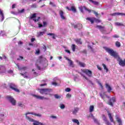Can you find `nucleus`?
<instances>
[{
	"label": "nucleus",
	"instance_id": "7c9ffc66",
	"mask_svg": "<svg viewBox=\"0 0 125 125\" xmlns=\"http://www.w3.org/2000/svg\"><path fill=\"white\" fill-rule=\"evenodd\" d=\"M102 66L104 67V70H105L106 73H108V71H109V69H108V68H107V66L105 65V64L103 63Z\"/></svg>",
	"mask_w": 125,
	"mask_h": 125
},
{
	"label": "nucleus",
	"instance_id": "20e7f679",
	"mask_svg": "<svg viewBox=\"0 0 125 125\" xmlns=\"http://www.w3.org/2000/svg\"><path fill=\"white\" fill-rule=\"evenodd\" d=\"M8 85L10 88H11V89H12V90H14V91L19 93V92H20V90H19V89L17 88V86L15 85V84L13 83H9Z\"/></svg>",
	"mask_w": 125,
	"mask_h": 125
},
{
	"label": "nucleus",
	"instance_id": "2f4dec72",
	"mask_svg": "<svg viewBox=\"0 0 125 125\" xmlns=\"http://www.w3.org/2000/svg\"><path fill=\"white\" fill-rule=\"evenodd\" d=\"M93 110H94V105H90L89 107V112L90 113H92L93 112Z\"/></svg>",
	"mask_w": 125,
	"mask_h": 125
},
{
	"label": "nucleus",
	"instance_id": "09e8293b",
	"mask_svg": "<svg viewBox=\"0 0 125 125\" xmlns=\"http://www.w3.org/2000/svg\"><path fill=\"white\" fill-rule=\"evenodd\" d=\"M1 87H3V88H6V84L3 83L1 85Z\"/></svg>",
	"mask_w": 125,
	"mask_h": 125
},
{
	"label": "nucleus",
	"instance_id": "4468645a",
	"mask_svg": "<svg viewBox=\"0 0 125 125\" xmlns=\"http://www.w3.org/2000/svg\"><path fill=\"white\" fill-rule=\"evenodd\" d=\"M97 28H98L100 31L103 33V34H104L106 32V30L104 29V26H102L101 25H97Z\"/></svg>",
	"mask_w": 125,
	"mask_h": 125
},
{
	"label": "nucleus",
	"instance_id": "393cba45",
	"mask_svg": "<svg viewBox=\"0 0 125 125\" xmlns=\"http://www.w3.org/2000/svg\"><path fill=\"white\" fill-rule=\"evenodd\" d=\"M17 67H18L19 70H20V71H21V70H23V71H26V69H27V67H26V66L20 67V66L19 65H17Z\"/></svg>",
	"mask_w": 125,
	"mask_h": 125
},
{
	"label": "nucleus",
	"instance_id": "6e6d98bb",
	"mask_svg": "<svg viewBox=\"0 0 125 125\" xmlns=\"http://www.w3.org/2000/svg\"><path fill=\"white\" fill-rule=\"evenodd\" d=\"M33 75H34V77H38V73H37V72H34V73H33Z\"/></svg>",
	"mask_w": 125,
	"mask_h": 125
},
{
	"label": "nucleus",
	"instance_id": "69168bd1",
	"mask_svg": "<svg viewBox=\"0 0 125 125\" xmlns=\"http://www.w3.org/2000/svg\"><path fill=\"white\" fill-rule=\"evenodd\" d=\"M2 57L5 59V60H6V56H5V55L2 54Z\"/></svg>",
	"mask_w": 125,
	"mask_h": 125
},
{
	"label": "nucleus",
	"instance_id": "864d4df0",
	"mask_svg": "<svg viewBox=\"0 0 125 125\" xmlns=\"http://www.w3.org/2000/svg\"><path fill=\"white\" fill-rule=\"evenodd\" d=\"M24 58L21 56H20V59H17V60H23Z\"/></svg>",
	"mask_w": 125,
	"mask_h": 125
},
{
	"label": "nucleus",
	"instance_id": "a211bd4d",
	"mask_svg": "<svg viewBox=\"0 0 125 125\" xmlns=\"http://www.w3.org/2000/svg\"><path fill=\"white\" fill-rule=\"evenodd\" d=\"M59 14L62 19V20H65V19H66V18H65V16H64V12H63V11L60 10Z\"/></svg>",
	"mask_w": 125,
	"mask_h": 125
},
{
	"label": "nucleus",
	"instance_id": "5fc2aeb1",
	"mask_svg": "<svg viewBox=\"0 0 125 125\" xmlns=\"http://www.w3.org/2000/svg\"><path fill=\"white\" fill-rule=\"evenodd\" d=\"M7 73L8 74H12V73H13V71H12L11 70H8Z\"/></svg>",
	"mask_w": 125,
	"mask_h": 125
},
{
	"label": "nucleus",
	"instance_id": "dca6fc26",
	"mask_svg": "<svg viewBox=\"0 0 125 125\" xmlns=\"http://www.w3.org/2000/svg\"><path fill=\"white\" fill-rule=\"evenodd\" d=\"M107 114L108 116V118L111 123H113V124H115V122L114 121V119L113 118V117L112 116V114L110 113V111H107Z\"/></svg>",
	"mask_w": 125,
	"mask_h": 125
},
{
	"label": "nucleus",
	"instance_id": "2eb2a0df",
	"mask_svg": "<svg viewBox=\"0 0 125 125\" xmlns=\"http://www.w3.org/2000/svg\"><path fill=\"white\" fill-rule=\"evenodd\" d=\"M105 87L107 89V92L109 93H111V92L112 91V90H113V89H112V87H111V86H110V85H109V84H108V83H105Z\"/></svg>",
	"mask_w": 125,
	"mask_h": 125
},
{
	"label": "nucleus",
	"instance_id": "680f3d73",
	"mask_svg": "<svg viewBox=\"0 0 125 125\" xmlns=\"http://www.w3.org/2000/svg\"><path fill=\"white\" fill-rule=\"evenodd\" d=\"M15 6H16V4H13L12 5V9L15 8Z\"/></svg>",
	"mask_w": 125,
	"mask_h": 125
},
{
	"label": "nucleus",
	"instance_id": "e433bc0d",
	"mask_svg": "<svg viewBox=\"0 0 125 125\" xmlns=\"http://www.w3.org/2000/svg\"><path fill=\"white\" fill-rule=\"evenodd\" d=\"M45 31L46 30H44V31H43V32H39L38 33V35L39 37H41L42 36H43L44 34H45Z\"/></svg>",
	"mask_w": 125,
	"mask_h": 125
},
{
	"label": "nucleus",
	"instance_id": "bf43d9fd",
	"mask_svg": "<svg viewBox=\"0 0 125 125\" xmlns=\"http://www.w3.org/2000/svg\"><path fill=\"white\" fill-rule=\"evenodd\" d=\"M35 41H36L35 38H31V42H35Z\"/></svg>",
	"mask_w": 125,
	"mask_h": 125
},
{
	"label": "nucleus",
	"instance_id": "13d9d810",
	"mask_svg": "<svg viewBox=\"0 0 125 125\" xmlns=\"http://www.w3.org/2000/svg\"><path fill=\"white\" fill-rule=\"evenodd\" d=\"M94 121L95 123H96V124H99L98 121L97 120V119L94 118Z\"/></svg>",
	"mask_w": 125,
	"mask_h": 125
},
{
	"label": "nucleus",
	"instance_id": "473e14b6",
	"mask_svg": "<svg viewBox=\"0 0 125 125\" xmlns=\"http://www.w3.org/2000/svg\"><path fill=\"white\" fill-rule=\"evenodd\" d=\"M88 48L90 49L91 52H92L93 53H95V51L94 50V49H93V48H92V47H91L90 45H88Z\"/></svg>",
	"mask_w": 125,
	"mask_h": 125
},
{
	"label": "nucleus",
	"instance_id": "0eeeda50",
	"mask_svg": "<svg viewBox=\"0 0 125 125\" xmlns=\"http://www.w3.org/2000/svg\"><path fill=\"white\" fill-rule=\"evenodd\" d=\"M71 26L75 29H78V30H82L83 29V24L80 23H78L76 24L71 23Z\"/></svg>",
	"mask_w": 125,
	"mask_h": 125
},
{
	"label": "nucleus",
	"instance_id": "de8ad7c7",
	"mask_svg": "<svg viewBox=\"0 0 125 125\" xmlns=\"http://www.w3.org/2000/svg\"><path fill=\"white\" fill-rule=\"evenodd\" d=\"M66 96L67 98H71V97H72V95L68 93L66 94Z\"/></svg>",
	"mask_w": 125,
	"mask_h": 125
},
{
	"label": "nucleus",
	"instance_id": "9d476101",
	"mask_svg": "<svg viewBox=\"0 0 125 125\" xmlns=\"http://www.w3.org/2000/svg\"><path fill=\"white\" fill-rule=\"evenodd\" d=\"M115 102H116V98L113 97L109 100V102L107 103V104L113 107V106H114V104L113 103H115Z\"/></svg>",
	"mask_w": 125,
	"mask_h": 125
},
{
	"label": "nucleus",
	"instance_id": "bb28decb",
	"mask_svg": "<svg viewBox=\"0 0 125 125\" xmlns=\"http://www.w3.org/2000/svg\"><path fill=\"white\" fill-rule=\"evenodd\" d=\"M68 63L69 64V66H70V67H72V68H74L75 67V65H74V63L73 62L72 60H70L69 61Z\"/></svg>",
	"mask_w": 125,
	"mask_h": 125
},
{
	"label": "nucleus",
	"instance_id": "f257e3e1",
	"mask_svg": "<svg viewBox=\"0 0 125 125\" xmlns=\"http://www.w3.org/2000/svg\"><path fill=\"white\" fill-rule=\"evenodd\" d=\"M104 49L108 52V54L111 56H112L115 59H117L118 62H119V64L122 67H125V59L124 60H122L120 56L117 52L115 51L113 49H111L110 48L107 47H104Z\"/></svg>",
	"mask_w": 125,
	"mask_h": 125
},
{
	"label": "nucleus",
	"instance_id": "8fccbe9b",
	"mask_svg": "<svg viewBox=\"0 0 125 125\" xmlns=\"http://www.w3.org/2000/svg\"><path fill=\"white\" fill-rule=\"evenodd\" d=\"M40 52H41V51L40 50V49H38V50H37L36 51V54H38V55H39V54H40Z\"/></svg>",
	"mask_w": 125,
	"mask_h": 125
},
{
	"label": "nucleus",
	"instance_id": "4c0bfd02",
	"mask_svg": "<svg viewBox=\"0 0 125 125\" xmlns=\"http://www.w3.org/2000/svg\"><path fill=\"white\" fill-rule=\"evenodd\" d=\"M112 16H118L121 15V13H113L111 14Z\"/></svg>",
	"mask_w": 125,
	"mask_h": 125
},
{
	"label": "nucleus",
	"instance_id": "58836bf2",
	"mask_svg": "<svg viewBox=\"0 0 125 125\" xmlns=\"http://www.w3.org/2000/svg\"><path fill=\"white\" fill-rule=\"evenodd\" d=\"M0 15L1 16V18L2 20L4 19V16L3 15V13L2 12V11H1V9H0Z\"/></svg>",
	"mask_w": 125,
	"mask_h": 125
},
{
	"label": "nucleus",
	"instance_id": "f8f14e48",
	"mask_svg": "<svg viewBox=\"0 0 125 125\" xmlns=\"http://www.w3.org/2000/svg\"><path fill=\"white\" fill-rule=\"evenodd\" d=\"M34 97L37 98V99H40V100H42L45 99V100H48V98H44L43 96H38L37 95H33Z\"/></svg>",
	"mask_w": 125,
	"mask_h": 125
},
{
	"label": "nucleus",
	"instance_id": "774afa93",
	"mask_svg": "<svg viewBox=\"0 0 125 125\" xmlns=\"http://www.w3.org/2000/svg\"><path fill=\"white\" fill-rule=\"evenodd\" d=\"M113 37L118 38H119V36H118L117 35H115L114 36H113Z\"/></svg>",
	"mask_w": 125,
	"mask_h": 125
},
{
	"label": "nucleus",
	"instance_id": "7ed1b4c3",
	"mask_svg": "<svg viewBox=\"0 0 125 125\" xmlns=\"http://www.w3.org/2000/svg\"><path fill=\"white\" fill-rule=\"evenodd\" d=\"M26 119L28 120L29 122H31L33 123V125H44L43 124L40 122L39 121H35V120L30 118L29 116H26Z\"/></svg>",
	"mask_w": 125,
	"mask_h": 125
},
{
	"label": "nucleus",
	"instance_id": "412c9836",
	"mask_svg": "<svg viewBox=\"0 0 125 125\" xmlns=\"http://www.w3.org/2000/svg\"><path fill=\"white\" fill-rule=\"evenodd\" d=\"M116 120L117 123H118L119 125H123L122 119H121V118H120L118 116H116Z\"/></svg>",
	"mask_w": 125,
	"mask_h": 125
},
{
	"label": "nucleus",
	"instance_id": "423d86ee",
	"mask_svg": "<svg viewBox=\"0 0 125 125\" xmlns=\"http://www.w3.org/2000/svg\"><path fill=\"white\" fill-rule=\"evenodd\" d=\"M6 98L10 102V103H11L12 105L13 106H15V105H16V100H15L13 97L10 96H7Z\"/></svg>",
	"mask_w": 125,
	"mask_h": 125
},
{
	"label": "nucleus",
	"instance_id": "4be33fe9",
	"mask_svg": "<svg viewBox=\"0 0 125 125\" xmlns=\"http://www.w3.org/2000/svg\"><path fill=\"white\" fill-rule=\"evenodd\" d=\"M75 42H76V43H77L78 44H82L83 43V42H82V39H76L75 40H74Z\"/></svg>",
	"mask_w": 125,
	"mask_h": 125
},
{
	"label": "nucleus",
	"instance_id": "052dcab7",
	"mask_svg": "<svg viewBox=\"0 0 125 125\" xmlns=\"http://www.w3.org/2000/svg\"><path fill=\"white\" fill-rule=\"evenodd\" d=\"M44 85H47L46 83L40 84V86H44Z\"/></svg>",
	"mask_w": 125,
	"mask_h": 125
},
{
	"label": "nucleus",
	"instance_id": "338daca9",
	"mask_svg": "<svg viewBox=\"0 0 125 125\" xmlns=\"http://www.w3.org/2000/svg\"><path fill=\"white\" fill-rule=\"evenodd\" d=\"M52 83L53 85H55L56 86L57 85V83L56 82H53Z\"/></svg>",
	"mask_w": 125,
	"mask_h": 125
},
{
	"label": "nucleus",
	"instance_id": "4d7b16f0",
	"mask_svg": "<svg viewBox=\"0 0 125 125\" xmlns=\"http://www.w3.org/2000/svg\"><path fill=\"white\" fill-rule=\"evenodd\" d=\"M65 52H67V53H69V54H71V52L69 50L65 49Z\"/></svg>",
	"mask_w": 125,
	"mask_h": 125
},
{
	"label": "nucleus",
	"instance_id": "c756f323",
	"mask_svg": "<svg viewBox=\"0 0 125 125\" xmlns=\"http://www.w3.org/2000/svg\"><path fill=\"white\" fill-rule=\"evenodd\" d=\"M115 25L116 26L125 27V24H124L123 23H122L121 22H115Z\"/></svg>",
	"mask_w": 125,
	"mask_h": 125
},
{
	"label": "nucleus",
	"instance_id": "f3484780",
	"mask_svg": "<svg viewBox=\"0 0 125 125\" xmlns=\"http://www.w3.org/2000/svg\"><path fill=\"white\" fill-rule=\"evenodd\" d=\"M66 8L69 10V11H73V12H77V9L75 7V6H71V8H69V7H66Z\"/></svg>",
	"mask_w": 125,
	"mask_h": 125
},
{
	"label": "nucleus",
	"instance_id": "a18cd8bd",
	"mask_svg": "<svg viewBox=\"0 0 125 125\" xmlns=\"http://www.w3.org/2000/svg\"><path fill=\"white\" fill-rule=\"evenodd\" d=\"M61 109H64L65 108V105L63 104H61L60 106Z\"/></svg>",
	"mask_w": 125,
	"mask_h": 125
},
{
	"label": "nucleus",
	"instance_id": "aec40b11",
	"mask_svg": "<svg viewBox=\"0 0 125 125\" xmlns=\"http://www.w3.org/2000/svg\"><path fill=\"white\" fill-rule=\"evenodd\" d=\"M102 118L103 119V120L105 122V125H107L108 124H109L110 122H109L108 120H107V118H106V116H105V115L103 114L102 115Z\"/></svg>",
	"mask_w": 125,
	"mask_h": 125
},
{
	"label": "nucleus",
	"instance_id": "1a4fd4ad",
	"mask_svg": "<svg viewBox=\"0 0 125 125\" xmlns=\"http://www.w3.org/2000/svg\"><path fill=\"white\" fill-rule=\"evenodd\" d=\"M6 73V68L4 65H0V74H5Z\"/></svg>",
	"mask_w": 125,
	"mask_h": 125
},
{
	"label": "nucleus",
	"instance_id": "603ef678",
	"mask_svg": "<svg viewBox=\"0 0 125 125\" xmlns=\"http://www.w3.org/2000/svg\"><path fill=\"white\" fill-rule=\"evenodd\" d=\"M94 14H95V15H96V16H98V13L97 12H96L94 10H92V11Z\"/></svg>",
	"mask_w": 125,
	"mask_h": 125
},
{
	"label": "nucleus",
	"instance_id": "37998d69",
	"mask_svg": "<svg viewBox=\"0 0 125 125\" xmlns=\"http://www.w3.org/2000/svg\"><path fill=\"white\" fill-rule=\"evenodd\" d=\"M54 96L56 99H60V98H61V97L58 94H55Z\"/></svg>",
	"mask_w": 125,
	"mask_h": 125
},
{
	"label": "nucleus",
	"instance_id": "f03ea898",
	"mask_svg": "<svg viewBox=\"0 0 125 125\" xmlns=\"http://www.w3.org/2000/svg\"><path fill=\"white\" fill-rule=\"evenodd\" d=\"M38 90H39L40 93L41 94H45L46 95H50L51 96L52 95L51 94H50V92L52 91V89H48V88H42V89H38Z\"/></svg>",
	"mask_w": 125,
	"mask_h": 125
},
{
	"label": "nucleus",
	"instance_id": "39448f33",
	"mask_svg": "<svg viewBox=\"0 0 125 125\" xmlns=\"http://www.w3.org/2000/svg\"><path fill=\"white\" fill-rule=\"evenodd\" d=\"M81 71L83 73H84V74H86L89 78H91V77H92V71L87 69H81Z\"/></svg>",
	"mask_w": 125,
	"mask_h": 125
},
{
	"label": "nucleus",
	"instance_id": "6ab92c4d",
	"mask_svg": "<svg viewBox=\"0 0 125 125\" xmlns=\"http://www.w3.org/2000/svg\"><path fill=\"white\" fill-rule=\"evenodd\" d=\"M86 20H87L88 21L91 22V24H93V23H94V21L95 20V18H87L86 19Z\"/></svg>",
	"mask_w": 125,
	"mask_h": 125
},
{
	"label": "nucleus",
	"instance_id": "49530a36",
	"mask_svg": "<svg viewBox=\"0 0 125 125\" xmlns=\"http://www.w3.org/2000/svg\"><path fill=\"white\" fill-rule=\"evenodd\" d=\"M94 21H95V22H96V23H100L101 22V20H100L99 19H97L96 18H95Z\"/></svg>",
	"mask_w": 125,
	"mask_h": 125
},
{
	"label": "nucleus",
	"instance_id": "f704fd0d",
	"mask_svg": "<svg viewBox=\"0 0 125 125\" xmlns=\"http://www.w3.org/2000/svg\"><path fill=\"white\" fill-rule=\"evenodd\" d=\"M47 36H52V38L54 40H55V34H54V33H47Z\"/></svg>",
	"mask_w": 125,
	"mask_h": 125
},
{
	"label": "nucleus",
	"instance_id": "72a5a7b5",
	"mask_svg": "<svg viewBox=\"0 0 125 125\" xmlns=\"http://www.w3.org/2000/svg\"><path fill=\"white\" fill-rule=\"evenodd\" d=\"M72 122L75 123V124H77L78 125H80V122L78 119H72Z\"/></svg>",
	"mask_w": 125,
	"mask_h": 125
},
{
	"label": "nucleus",
	"instance_id": "e2e57ef3",
	"mask_svg": "<svg viewBox=\"0 0 125 125\" xmlns=\"http://www.w3.org/2000/svg\"><path fill=\"white\" fill-rule=\"evenodd\" d=\"M18 105L20 106V107H22L23 106V104L21 103H19Z\"/></svg>",
	"mask_w": 125,
	"mask_h": 125
},
{
	"label": "nucleus",
	"instance_id": "cd10ccee",
	"mask_svg": "<svg viewBox=\"0 0 125 125\" xmlns=\"http://www.w3.org/2000/svg\"><path fill=\"white\" fill-rule=\"evenodd\" d=\"M89 1H91L92 3H93L95 5H99V2L94 1L93 0H89Z\"/></svg>",
	"mask_w": 125,
	"mask_h": 125
},
{
	"label": "nucleus",
	"instance_id": "ddd939ff",
	"mask_svg": "<svg viewBox=\"0 0 125 125\" xmlns=\"http://www.w3.org/2000/svg\"><path fill=\"white\" fill-rule=\"evenodd\" d=\"M27 115H33L34 116H37V117H42V115L40 114H37V113H34L33 112H27L25 113V118L26 119H27V117H28V116H27Z\"/></svg>",
	"mask_w": 125,
	"mask_h": 125
},
{
	"label": "nucleus",
	"instance_id": "a19ab883",
	"mask_svg": "<svg viewBox=\"0 0 125 125\" xmlns=\"http://www.w3.org/2000/svg\"><path fill=\"white\" fill-rule=\"evenodd\" d=\"M26 74H27V72H25L24 74L21 73V76H23L24 78H25L26 79H28L29 77L27 75H26Z\"/></svg>",
	"mask_w": 125,
	"mask_h": 125
},
{
	"label": "nucleus",
	"instance_id": "5701e85b",
	"mask_svg": "<svg viewBox=\"0 0 125 125\" xmlns=\"http://www.w3.org/2000/svg\"><path fill=\"white\" fill-rule=\"evenodd\" d=\"M77 62L80 67H82L83 68H84V67H85V63H84V62H82L79 61H77Z\"/></svg>",
	"mask_w": 125,
	"mask_h": 125
},
{
	"label": "nucleus",
	"instance_id": "0e129e2a",
	"mask_svg": "<svg viewBox=\"0 0 125 125\" xmlns=\"http://www.w3.org/2000/svg\"><path fill=\"white\" fill-rule=\"evenodd\" d=\"M51 118H52V119H57V117L55 116H51Z\"/></svg>",
	"mask_w": 125,
	"mask_h": 125
},
{
	"label": "nucleus",
	"instance_id": "6e6552de",
	"mask_svg": "<svg viewBox=\"0 0 125 125\" xmlns=\"http://www.w3.org/2000/svg\"><path fill=\"white\" fill-rule=\"evenodd\" d=\"M36 17H37V14L34 13L31 16L30 19H33V21H34L35 22H39V21H40V19H41V17H38L37 19H35Z\"/></svg>",
	"mask_w": 125,
	"mask_h": 125
},
{
	"label": "nucleus",
	"instance_id": "3c124183",
	"mask_svg": "<svg viewBox=\"0 0 125 125\" xmlns=\"http://www.w3.org/2000/svg\"><path fill=\"white\" fill-rule=\"evenodd\" d=\"M65 91H66V92H70L71 89L70 88H67L65 89Z\"/></svg>",
	"mask_w": 125,
	"mask_h": 125
},
{
	"label": "nucleus",
	"instance_id": "b1692460",
	"mask_svg": "<svg viewBox=\"0 0 125 125\" xmlns=\"http://www.w3.org/2000/svg\"><path fill=\"white\" fill-rule=\"evenodd\" d=\"M44 59H45V58H43L42 56H41L39 58L38 61H39V63H42V61H43V60H44Z\"/></svg>",
	"mask_w": 125,
	"mask_h": 125
},
{
	"label": "nucleus",
	"instance_id": "c9c22d12",
	"mask_svg": "<svg viewBox=\"0 0 125 125\" xmlns=\"http://www.w3.org/2000/svg\"><path fill=\"white\" fill-rule=\"evenodd\" d=\"M71 48L72 49V51H73V52H75V51H76V45L74 44H72Z\"/></svg>",
	"mask_w": 125,
	"mask_h": 125
},
{
	"label": "nucleus",
	"instance_id": "9b49d317",
	"mask_svg": "<svg viewBox=\"0 0 125 125\" xmlns=\"http://www.w3.org/2000/svg\"><path fill=\"white\" fill-rule=\"evenodd\" d=\"M83 8L84 9H85V10H86V11H88V12H89V13H90V12H91V10H89L88 9H87V8H86V7H85V6H81L80 7V11L82 13H83Z\"/></svg>",
	"mask_w": 125,
	"mask_h": 125
},
{
	"label": "nucleus",
	"instance_id": "c03bdc74",
	"mask_svg": "<svg viewBox=\"0 0 125 125\" xmlns=\"http://www.w3.org/2000/svg\"><path fill=\"white\" fill-rule=\"evenodd\" d=\"M49 4L50 5H52V6H53V7H56V5L55 4H54V3H53L52 2H49Z\"/></svg>",
	"mask_w": 125,
	"mask_h": 125
},
{
	"label": "nucleus",
	"instance_id": "79ce46f5",
	"mask_svg": "<svg viewBox=\"0 0 125 125\" xmlns=\"http://www.w3.org/2000/svg\"><path fill=\"white\" fill-rule=\"evenodd\" d=\"M79 74H80V75H81L84 78L85 80H88V78H87V77L84 76V75H83V73H82V72H79Z\"/></svg>",
	"mask_w": 125,
	"mask_h": 125
},
{
	"label": "nucleus",
	"instance_id": "c85d7f7f",
	"mask_svg": "<svg viewBox=\"0 0 125 125\" xmlns=\"http://www.w3.org/2000/svg\"><path fill=\"white\" fill-rule=\"evenodd\" d=\"M78 111H79V108L75 107L74 108V111L72 112V114H73V115H76V113H78Z\"/></svg>",
	"mask_w": 125,
	"mask_h": 125
},
{
	"label": "nucleus",
	"instance_id": "a878e982",
	"mask_svg": "<svg viewBox=\"0 0 125 125\" xmlns=\"http://www.w3.org/2000/svg\"><path fill=\"white\" fill-rule=\"evenodd\" d=\"M101 98L104 100V101H107V100L105 98V93H104L103 94H100Z\"/></svg>",
	"mask_w": 125,
	"mask_h": 125
},
{
	"label": "nucleus",
	"instance_id": "ea45409f",
	"mask_svg": "<svg viewBox=\"0 0 125 125\" xmlns=\"http://www.w3.org/2000/svg\"><path fill=\"white\" fill-rule=\"evenodd\" d=\"M115 45L117 47H120L121 46V43L118 41L115 42Z\"/></svg>",
	"mask_w": 125,
	"mask_h": 125
}]
</instances>
